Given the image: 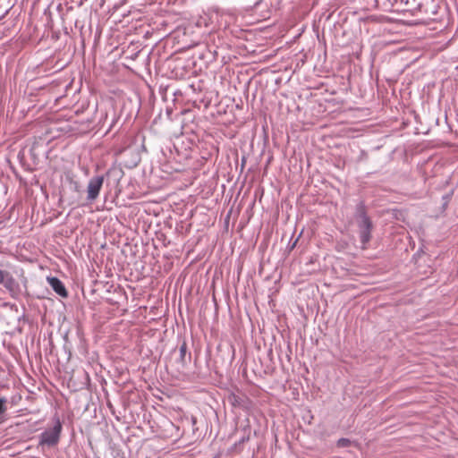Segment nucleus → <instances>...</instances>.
<instances>
[{
    "label": "nucleus",
    "mask_w": 458,
    "mask_h": 458,
    "mask_svg": "<svg viewBox=\"0 0 458 458\" xmlns=\"http://www.w3.org/2000/svg\"><path fill=\"white\" fill-rule=\"evenodd\" d=\"M186 352H187V345H186V343L183 342L182 344L179 348L181 360H184L185 355H186Z\"/></svg>",
    "instance_id": "7"
},
{
    "label": "nucleus",
    "mask_w": 458,
    "mask_h": 458,
    "mask_svg": "<svg viewBox=\"0 0 458 458\" xmlns=\"http://www.w3.org/2000/svg\"><path fill=\"white\" fill-rule=\"evenodd\" d=\"M354 217L357 222L360 232V239L362 248L366 249L367 244L371 239L373 224L367 214L366 206L363 201H360L355 207Z\"/></svg>",
    "instance_id": "1"
},
{
    "label": "nucleus",
    "mask_w": 458,
    "mask_h": 458,
    "mask_svg": "<svg viewBox=\"0 0 458 458\" xmlns=\"http://www.w3.org/2000/svg\"><path fill=\"white\" fill-rule=\"evenodd\" d=\"M48 283L52 289L60 296L67 297L68 293L64 287L63 282L57 277H48Z\"/></svg>",
    "instance_id": "5"
},
{
    "label": "nucleus",
    "mask_w": 458,
    "mask_h": 458,
    "mask_svg": "<svg viewBox=\"0 0 458 458\" xmlns=\"http://www.w3.org/2000/svg\"><path fill=\"white\" fill-rule=\"evenodd\" d=\"M249 436L242 437L238 442H236L232 449H237L239 446L242 445L245 442L249 441Z\"/></svg>",
    "instance_id": "8"
},
{
    "label": "nucleus",
    "mask_w": 458,
    "mask_h": 458,
    "mask_svg": "<svg viewBox=\"0 0 458 458\" xmlns=\"http://www.w3.org/2000/svg\"><path fill=\"white\" fill-rule=\"evenodd\" d=\"M5 403L6 400L4 398H0V424L4 421V413L7 410Z\"/></svg>",
    "instance_id": "6"
},
{
    "label": "nucleus",
    "mask_w": 458,
    "mask_h": 458,
    "mask_svg": "<svg viewBox=\"0 0 458 458\" xmlns=\"http://www.w3.org/2000/svg\"><path fill=\"white\" fill-rule=\"evenodd\" d=\"M0 284L4 286L12 298L18 299L21 295V291L19 283L8 271L0 269Z\"/></svg>",
    "instance_id": "3"
},
{
    "label": "nucleus",
    "mask_w": 458,
    "mask_h": 458,
    "mask_svg": "<svg viewBox=\"0 0 458 458\" xmlns=\"http://www.w3.org/2000/svg\"><path fill=\"white\" fill-rule=\"evenodd\" d=\"M53 426L46 428L38 436V445L41 447H54L58 445L63 429L62 422L58 416L53 418Z\"/></svg>",
    "instance_id": "2"
},
{
    "label": "nucleus",
    "mask_w": 458,
    "mask_h": 458,
    "mask_svg": "<svg viewBox=\"0 0 458 458\" xmlns=\"http://www.w3.org/2000/svg\"><path fill=\"white\" fill-rule=\"evenodd\" d=\"M103 183V175H96L89 179L87 186V199L89 201L92 202L98 199L102 189Z\"/></svg>",
    "instance_id": "4"
},
{
    "label": "nucleus",
    "mask_w": 458,
    "mask_h": 458,
    "mask_svg": "<svg viewBox=\"0 0 458 458\" xmlns=\"http://www.w3.org/2000/svg\"><path fill=\"white\" fill-rule=\"evenodd\" d=\"M350 443V440L349 439H346V438H341L339 439L338 441V445L339 446H347Z\"/></svg>",
    "instance_id": "9"
}]
</instances>
